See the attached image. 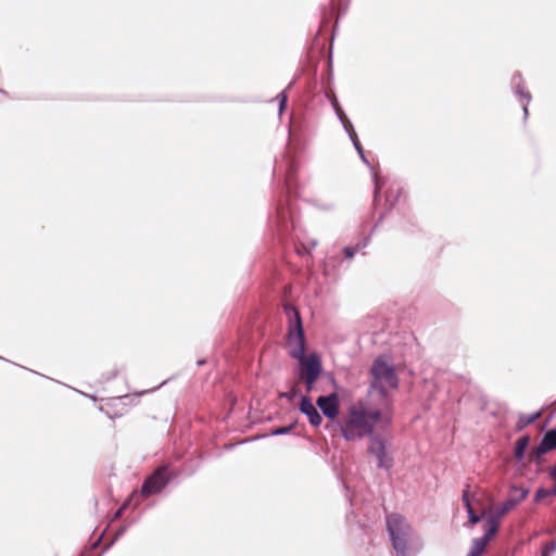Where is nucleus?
Returning <instances> with one entry per match:
<instances>
[{
	"label": "nucleus",
	"instance_id": "nucleus-1",
	"mask_svg": "<svg viewBox=\"0 0 556 556\" xmlns=\"http://www.w3.org/2000/svg\"><path fill=\"white\" fill-rule=\"evenodd\" d=\"M390 421L391 408L365 396L348 407L340 430L346 441H356L371 435L378 425Z\"/></svg>",
	"mask_w": 556,
	"mask_h": 556
},
{
	"label": "nucleus",
	"instance_id": "nucleus-2",
	"mask_svg": "<svg viewBox=\"0 0 556 556\" xmlns=\"http://www.w3.org/2000/svg\"><path fill=\"white\" fill-rule=\"evenodd\" d=\"M286 309L289 314L292 313L294 316V319H291L289 325L288 345L290 346L291 357L299 361L298 381L303 382L306 392L311 393L315 390V382L321 375V361L315 353L305 355V336L300 313L292 306L286 307Z\"/></svg>",
	"mask_w": 556,
	"mask_h": 556
},
{
	"label": "nucleus",
	"instance_id": "nucleus-3",
	"mask_svg": "<svg viewBox=\"0 0 556 556\" xmlns=\"http://www.w3.org/2000/svg\"><path fill=\"white\" fill-rule=\"evenodd\" d=\"M399 386L394 367L382 357H378L370 369V387L366 396L391 408L390 391Z\"/></svg>",
	"mask_w": 556,
	"mask_h": 556
},
{
	"label": "nucleus",
	"instance_id": "nucleus-4",
	"mask_svg": "<svg viewBox=\"0 0 556 556\" xmlns=\"http://www.w3.org/2000/svg\"><path fill=\"white\" fill-rule=\"evenodd\" d=\"M387 530L397 556H407L410 526L406 522L405 518L400 514L388 515Z\"/></svg>",
	"mask_w": 556,
	"mask_h": 556
},
{
	"label": "nucleus",
	"instance_id": "nucleus-5",
	"mask_svg": "<svg viewBox=\"0 0 556 556\" xmlns=\"http://www.w3.org/2000/svg\"><path fill=\"white\" fill-rule=\"evenodd\" d=\"M170 480L168 467L161 466L155 469L143 482L141 495L148 497L161 492Z\"/></svg>",
	"mask_w": 556,
	"mask_h": 556
},
{
	"label": "nucleus",
	"instance_id": "nucleus-6",
	"mask_svg": "<svg viewBox=\"0 0 556 556\" xmlns=\"http://www.w3.org/2000/svg\"><path fill=\"white\" fill-rule=\"evenodd\" d=\"M530 490L523 486L510 485L509 497L502 504L495 507L491 516L498 517L502 521L503 517L513 510L519 503L527 498Z\"/></svg>",
	"mask_w": 556,
	"mask_h": 556
},
{
	"label": "nucleus",
	"instance_id": "nucleus-7",
	"mask_svg": "<svg viewBox=\"0 0 556 556\" xmlns=\"http://www.w3.org/2000/svg\"><path fill=\"white\" fill-rule=\"evenodd\" d=\"M316 405L323 412L326 418L334 420L340 414V400L338 393L321 395L316 400Z\"/></svg>",
	"mask_w": 556,
	"mask_h": 556
},
{
	"label": "nucleus",
	"instance_id": "nucleus-8",
	"mask_svg": "<svg viewBox=\"0 0 556 556\" xmlns=\"http://www.w3.org/2000/svg\"><path fill=\"white\" fill-rule=\"evenodd\" d=\"M556 448V429L547 431L540 444L534 447L529 454V460L535 462L541 458L542 455Z\"/></svg>",
	"mask_w": 556,
	"mask_h": 556
},
{
	"label": "nucleus",
	"instance_id": "nucleus-9",
	"mask_svg": "<svg viewBox=\"0 0 556 556\" xmlns=\"http://www.w3.org/2000/svg\"><path fill=\"white\" fill-rule=\"evenodd\" d=\"M300 410L306 415L309 424L313 427H319L323 422V417L318 413L315 405L312 403L311 399L308 396H303L300 403Z\"/></svg>",
	"mask_w": 556,
	"mask_h": 556
},
{
	"label": "nucleus",
	"instance_id": "nucleus-10",
	"mask_svg": "<svg viewBox=\"0 0 556 556\" xmlns=\"http://www.w3.org/2000/svg\"><path fill=\"white\" fill-rule=\"evenodd\" d=\"M369 437H370V444L368 447L369 453L377 457L379 467H388L389 464H388V457H387V452H386L383 440L379 437H372V435H369Z\"/></svg>",
	"mask_w": 556,
	"mask_h": 556
},
{
	"label": "nucleus",
	"instance_id": "nucleus-11",
	"mask_svg": "<svg viewBox=\"0 0 556 556\" xmlns=\"http://www.w3.org/2000/svg\"><path fill=\"white\" fill-rule=\"evenodd\" d=\"M462 500H463V503L466 506L467 511H468V522L470 525L478 523L481 520L482 516H484L486 514V510L482 509L481 515H478V514L475 513L472 504L470 502L469 491L468 490H465L463 492Z\"/></svg>",
	"mask_w": 556,
	"mask_h": 556
},
{
	"label": "nucleus",
	"instance_id": "nucleus-12",
	"mask_svg": "<svg viewBox=\"0 0 556 556\" xmlns=\"http://www.w3.org/2000/svg\"><path fill=\"white\" fill-rule=\"evenodd\" d=\"M501 521L498 520V517L490 516L485 522L484 529V535L480 538L481 540H484V542L488 544L490 540L496 534L498 531Z\"/></svg>",
	"mask_w": 556,
	"mask_h": 556
},
{
	"label": "nucleus",
	"instance_id": "nucleus-13",
	"mask_svg": "<svg viewBox=\"0 0 556 556\" xmlns=\"http://www.w3.org/2000/svg\"><path fill=\"white\" fill-rule=\"evenodd\" d=\"M529 442H530L529 435H523L517 440L516 445H515V451H514V455L517 460H521L523 458L525 452L528 448Z\"/></svg>",
	"mask_w": 556,
	"mask_h": 556
},
{
	"label": "nucleus",
	"instance_id": "nucleus-14",
	"mask_svg": "<svg viewBox=\"0 0 556 556\" xmlns=\"http://www.w3.org/2000/svg\"><path fill=\"white\" fill-rule=\"evenodd\" d=\"M539 417L540 413H535L532 415H521L516 424L517 431H521L523 428L534 422Z\"/></svg>",
	"mask_w": 556,
	"mask_h": 556
},
{
	"label": "nucleus",
	"instance_id": "nucleus-15",
	"mask_svg": "<svg viewBox=\"0 0 556 556\" xmlns=\"http://www.w3.org/2000/svg\"><path fill=\"white\" fill-rule=\"evenodd\" d=\"M486 545L488 544L484 542V540H481L480 538L475 539L472 541L471 549L467 556H481Z\"/></svg>",
	"mask_w": 556,
	"mask_h": 556
},
{
	"label": "nucleus",
	"instance_id": "nucleus-16",
	"mask_svg": "<svg viewBox=\"0 0 556 556\" xmlns=\"http://www.w3.org/2000/svg\"><path fill=\"white\" fill-rule=\"evenodd\" d=\"M341 122H342V124L344 125L345 129L350 132V136H351V138L353 139V141H354V144H355L356 149H357L358 151H361V150H362V148H361V146H359V143H358V141H357V135H356V132H355V130H354V128H353L352 123L350 122V119H349L348 117H346V119L343 117V118L341 119Z\"/></svg>",
	"mask_w": 556,
	"mask_h": 556
},
{
	"label": "nucleus",
	"instance_id": "nucleus-17",
	"mask_svg": "<svg viewBox=\"0 0 556 556\" xmlns=\"http://www.w3.org/2000/svg\"><path fill=\"white\" fill-rule=\"evenodd\" d=\"M552 492H553V489L540 488L539 490H536V492L534 494V502L540 503L547 496H556V493H552Z\"/></svg>",
	"mask_w": 556,
	"mask_h": 556
},
{
	"label": "nucleus",
	"instance_id": "nucleus-18",
	"mask_svg": "<svg viewBox=\"0 0 556 556\" xmlns=\"http://www.w3.org/2000/svg\"><path fill=\"white\" fill-rule=\"evenodd\" d=\"M332 104H333V106H334V110H336V112H337V114H338L339 118H340V119H342V118L344 117V118L346 119V115H345V113L343 112L342 108L339 105V103H338L337 99H334V100L332 101Z\"/></svg>",
	"mask_w": 556,
	"mask_h": 556
},
{
	"label": "nucleus",
	"instance_id": "nucleus-19",
	"mask_svg": "<svg viewBox=\"0 0 556 556\" xmlns=\"http://www.w3.org/2000/svg\"><path fill=\"white\" fill-rule=\"evenodd\" d=\"M555 549H556V543L555 542H549V543H547L544 546L543 552H542V556H547L548 553L554 552Z\"/></svg>",
	"mask_w": 556,
	"mask_h": 556
},
{
	"label": "nucleus",
	"instance_id": "nucleus-20",
	"mask_svg": "<svg viewBox=\"0 0 556 556\" xmlns=\"http://www.w3.org/2000/svg\"><path fill=\"white\" fill-rule=\"evenodd\" d=\"M293 426L276 428L275 430L271 431V433L274 435L285 434L290 432Z\"/></svg>",
	"mask_w": 556,
	"mask_h": 556
},
{
	"label": "nucleus",
	"instance_id": "nucleus-21",
	"mask_svg": "<svg viewBox=\"0 0 556 556\" xmlns=\"http://www.w3.org/2000/svg\"><path fill=\"white\" fill-rule=\"evenodd\" d=\"M549 477L554 480L555 482V485L553 488V492L552 493H556V466L552 467L549 469Z\"/></svg>",
	"mask_w": 556,
	"mask_h": 556
},
{
	"label": "nucleus",
	"instance_id": "nucleus-22",
	"mask_svg": "<svg viewBox=\"0 0 556 556\" xmlns=\"http://www.w3.org/2000/svg\"><path fill=\"white\" fill-rule=\"evenodd\" d=\"M344 254H345V256H346L348 258H351V257H353V256H354L355 251H354L352 248L346 247V248L344 249Z\"/></svg>",
	"mask_w": 556,
	"mask_h": 556
},
{
	"label": "nucleus",
	"instance_id": "nucleus-23",
	"mask_svg": "<svg viewBox=\"0 0 556 556\" xmlns=\"http://www.w3.org/2000/svg\"><path fill=\"white\" fill-rule=\"evenodd\" d=\"M380 188H381V186H380V181H379V179H378V178H376L375 200L377 199V195H378V193H379V191H380Z\"/></svg>",
	"mask_w": 556,
	"mask_h": 556
},
{
	"label": "nucleus",
	"instance_id": "nucleus-24",
	"mask_svg": "<svg viewBox=\"0 0 556 556\" xmlns=\"http://www.w3.org/2000/svg\"><path fill=\"white\" fill-rule=\"evenodd\" d=\"M286 102H287V97L285 94H281V100H280V104H279L280 111H282V109L285 108Z\"/></svg>",
	"mask_w": 556,
	"mask_h": 556
},
{
	"label": "nucleus",
	"instance_id": "nucleus-25",
	"mask_svg": "<svg viewBox=\"0 0 556 556\" xmlns=\"http://www.w3.org/2000/svg\"><path fill=\"white\" fill-rule=\"evenodd\" d=\"M523 111H525V113H526V114H528V108H527V105H525V106H523Z\"/></svg>",
	"mask_w": 556,
	"mask_h": 556
}]
</instances>
